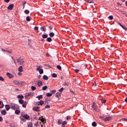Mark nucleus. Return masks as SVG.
<instances>
[{
    "mask_svg": "<svg viewBox=\"0 0 127 127\" xmlns=\"http://www.w3.org/2000/svg\"><path fill=\"white\" fill-rule=\"evenodd\" d=\"M9 104L10 107L12 109L15 110L16 109H18L19 108V106L16 104L11 103H10Z\"/></svg>",
    "mask_w": 127,
    "mask_h": 127,
    "instance_id": "obj_1",
    "label": "nucleus"
},
{
    "mask_svg": "<svg viewBox=\"0 0 127 127\" xmlns=\"http://www.w3.org/2000/svg\"><path fill=\"white\" fill-rule=\"evenodd\" d=\"M14 83L16 85L20 86H21L24 83V82H22L19 81L15 80L14 81Z\"/></svg>",
    "mask_w": 127,
    "mask_h": 127,
    "instance_id": "obj_2",
    "label": "nucleus"
},
{
    "mask_svg": "<svg viewBox=\"0 0 127 127\" xmlns=\"http://www.w3.org/2000/svg\"><path fill=\"white\" fill-rule=\"evenodd\" d=\"M17 62L20 65H22L24 63V61L23 59L21 58H19L17 60Z\"/></svg>",
    "mask_w": 127,
    "mask_h": 127,
    "instance_id": "obj_3",
    "label": "nucleus"
},
{
    "mask_svg": "<svg viewBox=\"0 0 127 127\" xmlns=\"http://www.w3.org/2000/svg\"><path fill=\"white\" fill-rule=\"evenodd\" d=\"M93 108L96 111H98L99 110L97 109V106L95 103H94L93 106Z\"/></svg>",
    "mask_w": 127,
    "mask_h": 127,
    "instance_id": "obj_4",
    "label": "nucleus"
},
{
    "mask_svg": "<svg viewBox=\"0 0 127 127\" xmlns=\"http://www.w3.org/2000/svg\"><path fill=\"white\" fill-rule=\"evenodd\" d=\"M33 95V93H31V92L29 93H27L26 94V96L27 97H28L29 96H31Z\"/></svg>",
    "mask_w": 127,
    "mask_h": 127,
    "instance_id": "obj_5",
    "label": "nucleus"
},
{
    "mask_svg": "<svg viewBox=\"0 0 127 127\" xmlns=\"http://www.w3.org/2000/svg\"><path fill=\"white\" fill-rule=\"evenodd\" d=\"M14 7V5L13 4H10L9 6L7 8L8 9L11 10Z\"/></svg>",
    "mask_w": 127,
    "mask_h": 127,
    "instance_id": "obj_6",
    "label": "nucleus"
},
{
    "mask_svg": "<svg viewBox=\"0 0 127 127\" xmlns=\"http://www.w3.org/2000/svg\"><path fill=\"white\" fill-rule=\"evenodd\" d=\"M39 107L36 106V107H34L33 108V110L34 111H39Z\"/></svg>",
    "mask_w": 127,
    "mask_h": 127,
    "instance_id": "obj_7",
    "label": "nucleus"
},
{
    "mask_svg": "<svg viewBox=\"0 0 127 127\" xmlns=\"http://www.w3.org/2000/svg\"><path fill=\"white\" fill-rule=\"evenodd\" d=\"M111 118V117H108L104 119H103V120L105 121H108Z\"/></svg>",
    "mask_w": 127,
    "mask_h": 127,
    "instance_id": "obj_8",
    "label": "nucleus"
},
{
    "mask_svg": "<svg viewBox=\"0 0 127 127\" xmlns=\"http://www.w3.org/2000/svg\"><path fill=\"white\" fill-rule=\"evenodd\" d=\"M6 75L10 78H12L13 77V75L12 74L9 72L7 73Z\"/></svg>",
    "mask_w": 127,
    "mask_h": 127,
    "instance_id": "obj_9",
    "label": "nucleus"
},
{
    "mask_svg": "<svg viewBox=\"0 0 127 127\" xmlns=\"http://www.w3.org/2000/svg\"><path fill=\"white\" fill-rule=\"evenodd\" d=\"M50 99H49L48 98H46L45 99V104H48L50 102Z\"/></svg>",
    "mask_w": 127,
    "mask_h": 127,
    "instance_id": "obj_10",
    "label": "nucleus"
},
{
    "mask_svg": "<svg viewBox=\"0 0 127 127\" xmlns=\"http://www.w3.org/2000/svg\"><path fill=\"white\" fill-rule=\"evenodd\" d=\"M23 118L27 120L29 118V116L27 114L23 116Z\"/></svg>",
    "mask_w": 127,
    "mask_h": 127,
    "instance_id": "obj_11",
    "label": "nucleus"
},
{
    "mask_svg": "<svg viewBox=\"0 0 127 127\" xmlns=\"http://www.w3.org/2000/svg\"><path fill=\"white\" fill-rule=\"evenodd\" d=\"M41 30L42 31H46V29L45 26H43L40 27Z\"/></svg>",
    "mask_w": 127,
    "mask_h": 127,
    "instance_id": "obj_12",
    "label": "nucleus"
},
{
    "mask_svg": "<svg viewBox=\"0 0 127 127\" xmlns=\"http://www.w3.org/2000/svg\"><path fill=\"white\" fill-rule=\"evenodd\" d=\"M5 106L6 109V110L7 111L10 108L9 105H8L6 104L5 105Z\"/></svg>",
    "mask_w": 127,
    "mask_h": 127,
    "instance_id": "obj_13",
    "label": "nucleus"
},
{
    "mask_svg": "<svg viewBox=\"0 0 127 127\" xmlns=\"http://www.w3.org/2000/svg\"><path fill=\"white\" fill-rule=\"evenodd\" d=\"M26 1H23L22 2V5L23 6V8H24L25 7V4L26 3Z\"/></svg>",
    "mask_w": 127,
    "mask_h": 127,
    "instance_id": "obj_14",
    "label": "nucleus"
},
{
    "mask_svg": "<svg viewBox=\"0 0 127 127\" xmlns=\"http://www.w3.org/2000/svg\"><path fill=\"white\" fill-rule=\"evenodd\" d=\"M18 70L20 72H22L23 70V68L22 66H20L18 68Z\"/></svg>",
    "mask_w": 127,
    "mask_h": 127,
    "instance_id": "obj_15",
    "label": "nucleus"
},
{
    "mask_svg": "<svg viewBox=\"0 0 127 127\" xmlns=\"http://www.w3.org/2000/svg\"><path fill=\"white\" fill-rule=\"evenodd\" d=\"M44 102L42 100H40L39 102H38V105H42L44 103Z\"/></svg>",
    "mask_w": 127,
    "mask_h": 127,
    "instance_id": "obj_16",
    "label": "nucleus"
},
{
    "mask_svg": "<svg viewBox=\"0 0 127 127\" xmlns=\"http://www.w3.org/2000/svg\"><path fill=\"white\" fill-rule=\"evenodd\" d=\"M1 113L2 114L4 115L6 114V112L5 110H3L1 112Z\"/></svg>",
    "mask_w": 127,
    "mask_h": 127,
    "instance_id": "obj_17",
    "label": "nucleus"
},
{
    "mask_svg": "<svg viewBox=\"0 0 127 127\" xmlns=\"http://www.w3.org/2000/svg\"><path fill=\"white\" fill-rule=\"evenodd\" d=\"M42 85V83L41 81H39L37 83V85L39 86H41Z\"/></svg>",
    "mask_w": 127,
    "mask_h": 127,
    "instance_id": "obj_18",
    "label": "nucleus"
},
{
    "mask_svg": "<svg viewBox=\"0 0 127 127\" xmlns=\"http://www.w3.org/2000/svg\"><path fill=\"white\" fill-rule=\"evenodd\" d=\"M119 24L123 29L125 30H126L127 29V28L126 27L123 26L120 23H119Z\"/></svg>",
    "mask_w": 127,
    "mask_h": 127,
    "instance_id": "obj_19",
    "label": "nucleus"
},
{
    "mask_svg": "<svg viewBox=\"0 0 127 127\" xmlns=\"http://www.w3.org/2000/svg\"><path fill=\"white\" fill-rule=\"evenodd\" d=\"M19 103L20 104H23L24 103V101L23 100L20 99H19Z\"/></svg>",
    "mask_w": 127,
    "mask_h": 127,
    "instance_id": "obj_20",
    "label": "nucleus"
},
{
    "mask_svg": "<svg viewBox=\"0 0 127 127\" xmlns=\"http://www.w3.org/2000/svg\"><path fill=\"white\" fill-rule=\"evenodd\" d=\"M48 36V35L47 34H44L42 35V37L44 38H46Z\"/></svg>",
    "mask_w": 127,
    "mask_h": 127,
    "instance_id": "obj_21",
    "label": "nucleus"
},
{
    "mask_svg": "<svg viewBox=\"0 0 127 127\" xmlns=\"http://www.w3.org/2000/svg\"><path fill=\"white\" fill-rule=\"evenodd\" d=\"M47 40L49 42H50L52 41L51 38L50 37H48L47 39Z\"/></svg>",
    "mask_w": 127,
    "mask_h": 127,
    "instance_id": "obj_22",
    "label": "nucleus"
},
{
    "mask_svg": "<svg viewBox=\"0 0 127 127\" xmlns=\"http://www.w3.org/2000/svg\"><path fill=\"white\" fill-rule=\"evenodd\" d=\"M43 79L45 80H47L48 79V77L46 75H44L43 76Z\"/></svg>",
    "mask_w": 127,
    "mask_h": 127,
    "instance_id": "obj_23",
    "label": "nucleus"
},
{
    "mask_svg": "<svg viewBox=\"0 0 127 127\" xmlns=\"http://www.w3.org/2000/svg\"><path fill=\"white\" fill-rule=\"evenodd\" d=\"M15 111V113L16 114H18L20 112V110L17 109Z\"/></svg>",
    "mask_w": 127,
    "mask_h": 127,
    "instance_id": "obj_24",
    "label": "nucleus"
},
{
    "mask_svg": "<svg viewBox=\"0 0 127 127\" xmlns=\"http://www.w3.org/2000/svg\"><path fill=\"white\" fill-rule=\"evenodd\" d=\"M26 102L25 101L24 102L22 106L24 108H25L26 107Z\"/></svg>",
    "mask_w": 127,
    "mask_h": 127,
    "instance_id": "obj_25",
    "label": "nucleus"
},
{
    "mask_svg": "<svg viewBox=\"0 0 127 127\" xmlns=\"http://www.w3.org/2000/svg\"><path fill=\"white\" fill-rule=\"evenodd\" d=\"M62 120L61 119H59L58 121V123L59 125H60L62 124Z\"/></svg>",
    "mask_w": 127,
    "mask_h": 127,
    "instance_id": "obj_26",
    "label": "nucleus"
},
{
    "mask_svg": "<svg viewBox=\"0 0 127 127\" xmlns=\"http://www.w3.org/2000/svg\"><path fill=\"white\" fill-rule=\"evenodd\" d=\"M52 93H47L46 94V95L48 97H50L52 96Z\"/></svg>",
    "mask_w": 127,
    "mask_h": 127,
    "instance_id": "obj_27",
    "label": "nucleus"
},
{
    "mask_svg": "<svg viewBox=\"0 0 127 127\" xmlns=\"http://www.w3.org/2000/svg\"><path fill=\"white\" fill-rule=\"evenodd\" d=\"M49 34L50 36L51 37H53L54 36L55 34L53 32L50 33H49Z\"/></svg>",
    "mask_w": 127,
    "mask_h": 127,
    "instance_id": "obj_28",
    "label": "nucleus"
},
{
    "mask_svg": "<svg viewBox=\"0 0 127 127\" xmlns=\"http://www.w3.org/2000/svg\"><path fill=\"white\" fill-rule=\"evenodd\" d=\"M17 97L19 98H24V96L22 95H18Z\"/></svg>",
    "mask_w": 127,
    "mask_h": 127,
    "instance_id": "obj_29",
    "label": "nucleus"
},
{
    "mask_svg": "<svg viewBox=\"0 0 127 127\" xmlns=\"http://www.w3.org/2000/svg\"><path fill=\"white\" fill-rule=\"evenodd\" d=\"M47 88V86L46 85L42 87V89L44 90H46Z\"/></svg>",
    "mask_w": 127,
    "mask_h": 127,
    "instance_id": "obj_30",
    "label": "nucleus"
},
{
    "mask_svg": "<svg viewBox=\"0 0 127 127\" xmlns=\"http://www.w3.org/2000/svg\"><path fill=\"white\" fill-rule=\"evenodd\" d=\"M39 100L40 99L42 98V95H40L37 96V97Z\"/></svg>",
    "mask_w": 127,
    "mask_h": 127,
    "instance_id": "obj_31",
    "label": "nucleus"
},
{
    "mask_svg": "<svg viewBox=\"0 0 127 127\" xmlns=\"http://www.w3.org/2000/svg\"><path fill=\"white\" fill-rule=\"evenodd\" d=\"M39 73L41 74H42L43 72V69H40L39 70Z\"/></svg>",
    "mask_w": 127,
    "mask_h": 127,
    "instance_id": "obj_32",
    "label": "nucleus"
},
{
    "mask_svg": "<svg viewBox=\"0 0 127 127\" xmlns=\"http://www.w3.org/2000/svg\"><path fill=\"white\" fill-rule=\"evenodd\" d=\"M92 125L93 127H96V124L95 122H93L92 123Z\"/></svg>",
    "mask_w": 127,
    "mask_h": 127,
    "instance_id": "obj_33",
    "label": "nucleus"
},
{
    "mask_svg": "<svg viewBox=\"0 0 127 127\" xmlns=\"http://www.w3.org/2000/svg\"><path fill=\"white\" fill-rule=\"evenodd\" d=\"M67 123V122L65 121H64L62 122V126H64V125L65 124H66Z\"/></svg>",
    "mask_w": 127,
    "mask_h": 127,
    "instance_id": "obj_34",
    "label": "nucleus"
},
{
    "mask_svg": "<svg viewBox=\"0 0 127 127\" xmlns=\"http://www.w3.org/2000/svg\"><path fill=\"white\" fill-rule=\"evenodd\" d=\"M31 88L32 91H34L35 90L36 88L33 86H32L31 87Z\"/></svg>",
    "mask_w": 127,
    "mask_h": 127,
    "instance_id": "obj_35",
    "label": "nucleus"
},
{
    "mask_svg": "<svg viewBox=\"0 0 127 127\" xmlns=\"http://www.w3.org/2000/svg\"><path fill=\"white\" fill-rule=\"evenodd\" d=\"M26 20L27 21H30V17L29 16H27L26 17Z\"/></svg>",
    "mask_w": 127,
    "mask_h": 127,
    "instance_id": "obj_36",
    "label": "nucleus"
},
{
    "mask_svg": "<svg viewBox=\"0 0 127 127\" xmlns=\"http://www.w3.org/2000/svg\"><path fill=\"white\" fill-rule=\"evenodd\" d=\"M108 18L109 20H112L113 19V17L112 15H110L109 16Z\"/></svg>",
    "mask_w": 127,
    "mask_h": 127,
    "instance_id": "obj_37",
    "label": "nucleus"
},
{
    "mask_svg": "<svg viewBox=\"0 0 127 127\" xmlns=\"http://www.w3.org/2000/svg\"><path fill=\"white\" fill-rule=\"evenodd\" d=\"M57 67L58 69L60 70H61L62 68L61 66L60 65H57Z\"/></svg>",
    "mask_w": 127,
    "mask_h": 127,
    "instance_id": "obj_38",
    "label": "nucleus"
},
{
    "mask_svg": "<svg viewBox=\"0 0 127 127\" xmlns=\"http://www.w3.org/2000/svg\"><path fill=\"white\" fill-rule=\"evenodd\" d=\"M24 12L26 14H28L29 13V11L28 10H25Z\"/></svg>",
    "mask_w": 127,
    "mask_h": 127,
    "instance_id": "obj_39",
    "label": "nucleus"
},
{
    "mask_svg": "<svg viewBox=\"0 0 127 127\" xmlns=\"http://www.w3.org/2000/svg\"><path fill=\"white\" fill-rule=\"evenodd\" d=\"M36 67H37V68L36 69L37 71H38V70H39L40 69V68L41 67V66H38L37 65L36 66Z\"/></svg>",
    "mask_w": 127,
    "mask_h": 127,
    "instance_id": "obj_40",
    "label": "nucleus"
},
{
    "mask_svg": "<svg viewBox=\"0 0 127 127\" xmlns=\"http://www.w3.org/2000/svg\"><path fill=\"white\" fill-rule=\"evenodd\" d=\"M10 126L12 127H15L14 124L12 123H11L10 124Z\"/></svg>",
    "mask_w": 127,
    "mask_h": 127,
    "instance_id": "obj_41",
    "label": "nucleus"
},
{
    "mask_svg": "<svg viewBox=\"0 0 127 127\" xmlns=\"http://www.w3.org/2000/svg\"><path fill=\"white\" fill-rule=\"evenodd\" d=\"M60 96V93H57L56 94V97H59Z\"/></svg>",
    "mask_w": 127,
    "mask_h": 127,
    "instance_id": "obj_42",
    "label": "nucleus"
},
{
    "mask_svg": "<svg viewBox=\"0 0 127 127\" xmlns=\"http://www.w3.org/2000/svg\"><path fill=\"white\" fill-rule=\"evenodd\" d=\"M86 1L87 2H88L89 3H92L93 2V1H92V0H86Z\"/></svg>",
    "mask_w": 127,
    "mask_h": 127,
    "instance_id": "obj_43",
    "label": "nucleus"
},
{
    "mask_svg": "<svg viewBox=\"0 0 127 127\" xmlns=\"http://www.w3.org/2000/svg\"><path fill=\"white\" fill-rule=\"evenodd\" d=\"M34 30L35 31H37L38 30V27L37 26H35L34 28Z\"/></svg>",
    "mask_w": 127,
    "mask_h": 127,
    "instance_id": "obj_44",
    "label": "nucleus"
},
{
    "mask_svg": "<svg viewBox=\"0 0 127 127\" xmlns=\"http://www.w3.org/2000/svg\"><path fill=\"white\" fill-rule=\"evenodd\" d=\"M101 102L102 103H105L106 102V100L104 99L103 98L101 100Z\"/></svg>",
    "mask_w": 127,
    "mask_h": 127,
    "instance_id": "obj_45",
    "label": "nucleus"
},
{
    "mask_svg": "<svg viewBox=\"0 0 127 127\" xmlns=\"http://www.w3.org/2000/svg\"><path fill=\"white\" fill-rule=\"evenodd\" d=\"M51 91L52 92V94H53L56 92V90H52V91Z\"/></svg>",
    "mask_w": 127,
    "mask_h": 127,
    "instance_id": "obj_46",
    "label": "nucleus"
},
{
    "mask_svg": "<svg viewBox=\"0 0 127 127\" xmlns=\"http://www.w3.org/2000/svg\"><path fill=\"white\" fill-rule=\"evenodd\" d=\"M0 80L2 81H4V79L2 77L0 76Z\"/></svg>",
    "mask_w": 127,
    "mask_h": 127,
    "instance_id": "obj_47",
    "label": "nucleus"
},
{
    "mask_svg": "<svg viewBox=\"0 0 127 127\" xmlns=\"http://www.w3.org/2000/svg\"><path fill=\"white\" fill-rule=\"evenodd\" d=\"M50 105H47L46 106H45V108H50Z\"/></svg>",
    "mask_w": 127,
    "mask_h": 127,
    "instance_id": "obj_48",
    "label": "nucleus"
},
{
    "mask_svg": "<svg viewBox=\"0 0 127 127\" xmlns=\"http://www.w3.org/2000/svg\"><path fill=\"white\" fill-rule=\"evenodd\" d=\"M1 105H2L1 106H0V108H2L4 107V104H3L2 102L1 103Z\"/></svg>",
    "mask_w": 127,
    "mask_h": 127,
    "instance_id": "obj_49",
    "label": "nucleus"
},
{
    "mask_svg": "<svg viewBox=\"0 0 127 127\" xmlns=\"http://www.w3.org/2000/svg\"><path fill=\"white\" fill-rule=\"evenodd\" d=\"M64 89V88L62 87V88H61V89H60L59 90V91L60 92H62L63 91V90Z\"/></svg>",
    "mask_w": 127,
    "mask_h": 127,
    "instance_id": "obj_50",
    "label": "nucleus"
},
{
    "mask_svg": "<svg viewBox=\"0 0 127 127\" xmlns=\"http://www.w3.org/2000/svg\"><path fill=\"white\" fill-rule=\"evenodd\" d=\"M28 127H32V123H31V124H30L28 125Z\"/></svg>",
    "mask_w": 127,
    "mask_h": 127,
    "instance_id": "obj_51",
    "label": "nucleus"
},
{
    "mask_svg": "<svg viewBox=\"0 0 127 127\" xmlns=\"http://www.w3.org/2000/svg\"><path fill=\"white\" fill-rule=\"evenodd\" d=\"M41 122H44L45 121V120L44 118H41Z\"/></svg>",
    "mask_w": 127,
    "mask_h": 127,
    "instance_id": "obj_52",
    "label": "nucleus"
},
{
    "mask_svg": "<svg viewBox=\"0 0 127 127\" xmlns=\"http://www.w3.org/2000/svg\"><path fill=\"white\" fill-rule=\"evenodd\" d=\"M122 120L123 121H127V119H126L125 118H122Z\"/></svg>",
    "mask_w": 127,
    "mask_h": 127,
    "instance_id": "obj_53",
    "label": "nucleus"
},
{
    "mask_svg": "<svg viewBox=\"0 0 127 127\" xmlns=\"http://www.w3.org/2000/svg\"><path fill=\"white\" fill-rule=\"evenodd\" d=\"M6 52H8L9 53H11L12 52V51L11 50H6Z\"/></svg>",
    "mask_w": 127,
    "mask_h": 127,
    "instance_id": "obj_54",
    "label": "nucleus"
},
{
    "mask_svg": "<svg viewBox=\"0 0 127 127\" xmlns=\"http://www.w3.org/2000/svg\"><path fill=\"white\" fill-rule=\"evenodd\" d=\"M52 77H56V74L55 73H53L52 74Z\"/></svg>",
    "mask_w": 127,
    "mask_h": 127,
    "instance_id": "obj_55",
    "label": "nucleus"
},
{
    "mask_svg": "<svg viewBox=\"0 0 127 127\" xmlns=\"http://www.w3.org/2000/svg\"><path fill=\"white\" fill-rule=\"evenodd\" d=\"M50 30H52L53 29L52 27L51 26H49V27Z\"/></svg>",
    "mask_w": 127,
    "mask_h": 127,
    "instance_id": "obj_56",
    "label": "nucleus"
},
{
    "mask_svg": "<svg viewBox=\"0 0 127 127\" xmlns=\"http://www.w3.org/2000/svg\"><path fill=\"white\" fill-rule=\"evenodd\" d=\"M9 1H10V0H4V1L5 2H7V3Z\"/></svg>",
    "mask_w": 127,
    "mask_h": 127,
    "instance_id": "obj_57",
    "label": "nucleus"
},
{
    "mask_svg": "<svg viewBox=\"0 0 127 127\" xmlns=\"http://www.w3.org/2000/svg\"><path fill=\"white\" fill-rule=\"evenodd\" d=\"M75 71L76 72L78 73L79 71V70L78 69H76L75 70Z\"/></svg>",
    "mask_w": 127,
    "mask_h": 127,
    "instance_id": "obj_58",
    "label": "nucleus"
},
{
    "mask_svg": "<svg viewBox=\"0 0 127 127\" xmlns=\"http://www.w3.org/2000/svg\"><path fill=\"white\" fill-rule=\"evenodd\" d=\"M2 118L0 116V122H1L2 120Z\"/></svg>",
    "mask_w": 127,
    "mask_h": 127,
    "instance_id": "obj_59",
    "label": "nucleus"
},
{
    "mask_svg": "<svg viewBox=\"0 0 127 127\" xmlns=\"http://www.w3.org/2000/svg\"><path fill=\"white\" fill-rule=\"evenodd\" d=\"M93 86H97V84L95 82V83L93 84Z\"/></svg>",
    "mask_w": 127,
    "mask_h": 127,
    "instance_id": "obj_60",
    "label": "nucleus"
},
{
    "mask_svg": "<svg viewBox=\"0 0 127 127\" xmlns=\"http://www.w3.org/2000/svg\"><path fill=\"white\" fill-rule=\"evenodd\" d=\"M70 119V117H69L68 116H67V119L68 120Z\"/></svg>",
    "mask_w": 127,
    "mask_h": 127,
    "instance_id": "obj_61",
    "label": "nucleus"
},
{
    "mask_svg": "<svg viewBox=\"0 0 127 127\" xmlns=\"http://www.w3.org/2000/svg\"><path fill=\"white\" fill-rule=\"evenodd\" d=\"M1 49H2V51H3V52H5V50H4V49H2L1 48Z\"/></svg>",
    "mask_w": 127,
    "mask_h": 127,
    "instance_id": "obj_62",
    "label": "nucleus"
},
{
    "mask_svg": "<svg viewBox=\"0 0 127 127\" xmlns=\"http://www.w3.org/2000/svg\"><path fill=\"white\" fill-rule=\"evenodd\" d=\"M41 40L43 42H44L45 41V39H41Z\"/></svg>",
    "mask_w": 127,
    "mask_h": 127,
    "instance_id": "obj_63",
    "label": "nucleus"
},
{
    "mask_svg": "<svg viewBox=\"0 0 127 127\" xmlns=\"http://www.w3.org/2000/svg\"><path fill=\"white\" fill-rule=\"evenodd\" d=\"M125 101L126 102H127V98H126L125 99Z\"/></svg>",
    "mask_w": 127,
    "mask_h": 127,
    "instance_id": "obj_64",
    "label": "nucleus"
}]
</instances>
